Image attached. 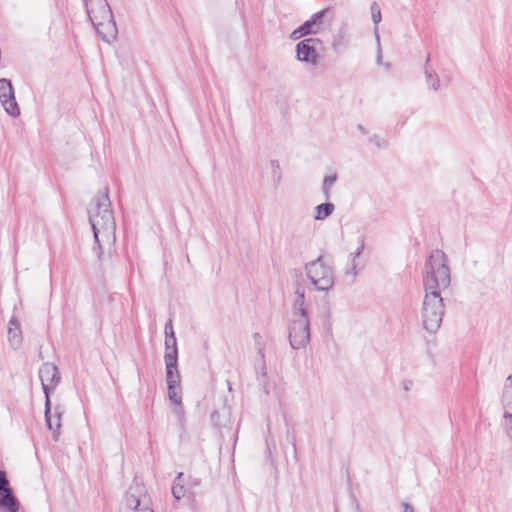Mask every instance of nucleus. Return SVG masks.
Listing matches in <instances>:
<instances>
[{"instance_id":"f257e3e1","label":"nucleus","mask_w":512,"mask_h":512,"mask_svg":"<svg viewBox=\"0 0 512 512\" xmlns=\"http://www.w3.org/2000/svg\"><path fill=\"white\" fill-rule=\"evenodd\" d=\"M88 214L100 258L102 249L105 246H112L115 242L116 223L107 189L94 197L90 203Z\"/></svg>"},{"instance_id":"f03ea898","label":"nucleus","mask_w":512,"mask_h":512,"mask_svg":"<svg viewBox=\"0 0 512 512\" xmlns=\"http://www.w3.org/2000/svg\"><path fill=\"white\" fill-rule=\"evenodd\" d=\"M451 284V271L447 255L439 249L433 250L423 268L425 292L445 293Z\"/></svg>"},{"instance_id":"7ed1b4c3","label":"nucleus","mask_w":512,"mask_h":512,"mask_svg":"<svg viewBox=\"0 0 512 512\" xmlns=\"http://www.w3.org/2000/svg\"><path fill=\"white\" fill-rule=\"evenodd\" d=\"M87 14L102 39L110 43L116 39L117 27L106 0H86Z\"/></svg>"},{"instance_id":"20e7f679","label":"nucleus","mask_w":512,"mask_h":512,"mask_svg":"<svg viewBox=\"0 0 512 512\" xmlns=\"http://www.w3.org/2000/svg\"><path fill=\"white\" fill-rule=\"evenodd\" d=\"M304 271L315 291L327 293L333 289L335 271L332 263L324 256L306 263Z\"/></svg>"},{"instance_id":"39448f33","label":"nucleus","mask_w":512,"mask_h":512,"mask_svg":"<svg viewBox=\"0 0 512 512\" xmlns=\"http://www.w3.org/2000/svg\"><path fill=\"white\" fill-rule=\"evenodd\" d=\"M445 312L442 294L425 292L421 318L424 329L435 333L442 323Z\"/></svg>"},{"instance_id":"423d86ee","label":"nucleus","mask_w":512,"mask_h":512,"mask_svg":"<svg viewBox=\"0 0 512 512\" xmlns=\"http://www.w3.org/2000/svg\"><path fill=\"white\" fill-rule=\"evenodd\" d=\"M125 505L133 512H154L150 508L145 486L139 481H133L125 495Z\"/></svg>"},{"instance_id":"0eeeda50","label":"nucleus","mask_w":512,"mask_h":512,"mask_svg":"<svg viewBox=\"0 0 512 512\" xmlns=\"http://www.w3.org/2000/svg\"><path fill=\"white\" fill-rule=\"evenodd\" d=\"M39 378L41 380L42 389L46 398V415L49 420L50 411V393L54 391L60 382V373L58 368L51 363H44L39 369Z\"/></svg>"},{"instance_id":"6e6552de","label":"nucleus","mask_w":512,"mask_h":512,"mask_svg":"<svg viewBox=\"0 0 512 512\" xmlns=\"http://www.w3.org/2000/svg\"><path fill=\"white\" fill-rule=\"evenodd\" d=\"M310 340L309 317H294L289 329V341L293 349L304 348Z\"/></svg>"},{"instance_id":"1a4fd4ad","label":"nucleus","mask_w":512,"mask_h":512,"mask_svg":"<svg viewBox=\"0 0 512 512\" xmlns=\"http://www.w3.org/2000/svg\"><path fill=\"white\" fill-rule=\"evenodd\" d=\"M321 40L318 38H306L296 45V59L310 66H317L320 62L318 46Z\"/></svg>"},{"instance_id":"9d476101","label":"nucleus","mask_w":512,"mask_h":512,"mask_svg":"<svg viewBox=\"0 0 512 512\" xmlns=\"http://www.w3.org/2000/svg\"><path fill=\"white\" fill-rule=\"evenodd\" d=\"M166 382L169 400L176 406L174 412L179 417L184 414L182 406V390L179 371H166Z\"/></svg>"},{"instance_id":"9b49d317","label":"nucleus","mask_w":512,"mask_h":512,"mask_svg":"<svg viewBox=\"0 0 512 512\" xmlns=\"http://www.w3.org/2000/svg\"><path fill=\"white\" fill-rule=\"evenodd\" d=\"M0 102L5 112L11 117L16 118L20 115L12 83L6 78L0 79Z\"/></svg>"},{"instance_id":"f8f14e48","label":"nucleus","mask_w":512,"mask_h":512,"mask_svg":"<svg viewBox=\"0 0 512 512\" xmlns=\"http://www.w3.org/2000/svg\"><path fill=\"white\" fill-rule=\"evenodd\" d=\"M365 241L363 237L358 239V246L355 251L351 252L347 259V264L344 270V275L350 280H354L359 272L363 269L364 264L362 263L360 256L364 250Z\"/></svg>"},{"instance_id":"ddd939ff","label":"nucleus","mask_w":512,"mask_h":512,"mask_svg":"<svg viewBox=\"0 0 512 512\" xmlns=\"http://www.w3.org/2000/svg\"><path fill=\"white\" fill-rule=\"evenodd\" d=\"M333 17V9L327 7L319 12L314 13L309 20L303 23L306 31L311 34H316L320 31L323 19L327 16Z\"/></svg>"},{"instance_id":"4468645a","label":"nucleus","mask_w":512,"mask_h":512,"mask_svg":"<svg viewBox=\"0 0 512 512\" xmlns=\"http://www.w3.org/2000/svg\"><path fill=\"white\" fill-rule=\"evenodd\" d=\"M255 346L257 349V359L255 360V366L257 374L263 378L267 377V367L265 362V343L262 336L259 333L253 335Z\"/></svg>"},{"instance_id":"2eb2a0df","label":"nucleus","mask_w":512,"mask_h":512,"mask_svg":"<svg viewBox=\"0 0 512 512\" xmlns=\"http://www.w3.org/2000/svg\"><path fill=\"white\" fill-rule=\"evenodd\" d=\"M63 413H64V408L61 406H56L54 408V414H52V412L50 410L49 411L50 422H48L47 415L45 414V421H46L47 427L49 428V430L53 431V439L55 441L59 440L60 428H61V418H62Z\"/></svg>"},{"instance_id":"dca6fc26","label":"nucleus","mask_w":512,"mask_h":512,"mask_svg":"<svg viewBox=\"0 0 512 512\" xmlns=\"http://www.w3.org/2000/svg\"><path fill=\"white\" fill-rule=\"evenodd\" d=\"M8 342L15 350L22 344V330L16 317H12L8 323Z\"/></svg>"},{"instance_id":"f3484780","label":"nucleus","mask_w":512,"mask_h":512,"mask_svg":"<svg viewBox=\"0 0 512 512\" xmlns=\"http://www.w3.org/2000/svg\"><path fill=\"white\" fill-rule=\"evenodd\" d=\"M294 317L308 316V311L305 305V288L302 284L297 283L294 291Z\"/></svg>"},{"instance_id":"a211bd4d","label":"nucleus","mask_w":512,"mask_h":512,"mask_svg":"<svg viewBox=\"0 0 512 512\" xmlns=\"http://www.w3.org/2000/svg\"><path fill=\"white\" fill-rule=\"evenodd\" d=\"M0 508L7 510V512H18L19 503L8 485L0 490Z\"/></svg>"},{"instance_id":"6ab92c4d","label":"nucleus","mask_w":512,"mask_h":512,"mask_svg":"<svg viewBox=\"0 0 512 512\" xmlns=\"http://www.w3.org/2000/svg\"><path fill=\"white\" fill-rule=\"evenodd\" d=\"M501 404L503 408V416L512 415V375H510L504 384Z\"/></svg>"},{"instance_id":"aec40b11","label":"nucleus","mask_w":512,"mask_h":512,"mask_svg":"<svg viewBox=\"0 0 512 512\" xmlns=\"http://www.w3.org/2000/svg\"><path fill=\"white\" fill-rule=\"evenodd\" d=\"M164 362L166 371H178V347L165 346Z\"/></svg>"},{"instance_id":"412c9836","label":"nucleus","mask_w":512,"mask_h":512,"mask_svg":"<svg viewBox=\"0 0 512 512\" xmlns=\"http://www.w3.org/2000/svg\"><path fill=\"white\" fill-rule=\"evenodd\" d=\"M211 421L217 427H227L230 424L229 410L223 407L221 410L211 414Z\"/></svg>"},{"instance_id":"4be33fe9","label":"nucleus","mask_w":512,"mask_h":512,"mask_svg":"<svg viewBox=\"0 0 512 512\" xmlns=\"http://www.w3.org/2000/svg\"><path fill=\"white\" fill-rule=\"evenodd\" d=\"M335 210V206L332 203H322L315 207V220H324L329 217Z\"/></svg>"},{"instance_id":"5701e85b","label":"nucleus","mask_w":512,"mask_h":512,"mask_svg":"<svg viewBox=\"0 0 512 512\" xmlns=\"http://www.w3.org/2000/svg\"><path fill=\"white\" fill-rule=\"evenodd\" d=\"M269 167L271 169V176L273 184L277 187L280 185L282 181V171L280 167V163L278 160H271L269 162Z\"/></svg>"},{"instance_id":"b1692460","label":"nucleus","mask_w":512,"mask_h":512,"mask_svg":"<svg viewBox=\"0 0 512 512\" xmlns=\"http://www.w3.org/2000/svg\"><path fill=\"white\" fill-rule=\"evenodd\" d=\"M337 181V174H330L324 177L322 183V192L324 194L325 199H329L331 197V190L335 182Z\"/></svg>"},{"instance_id":"393cba45","label":"nucleus","mask_w":512,"mask_h":512,"mask_svg":"<svg viewBox=\"0 0 512 512\" xmlns=\"http://www.w3.org/2000/svg\"><path fill=\"white\" fill-rule=\"evenodd\" d=\"M183 477V473L180 472L175 478L174 485L172 486V494L176 500H180L185 495L184 486L180 483V480Z\"/></svg>"},{"instance_id":"a878e982","label":"nucleus","mask_w":512,"mask_h":512,"mask_svg":"<svg viewBox=\"0 0 512 512\" xmlns=\"http://www.w3.org/2000/svg\"><path fill=\"white\" fill-rule=\"evenodd\" d=\"M425 74L428 87L434 91L438 90L440 88V80L438 75L428 69H426Z\"/></svg>"},{"instance_id":"bb28decb","label":"nucleus","mask_w":512,"mask_h":512,"mask_svg":"<svg viewBox=\"0 0 512 512\" xmlns=\"http://www.w3.org/2000/svg\"><path fill=\"white\" fill-rule=\"evenodd\" d=\"M370 12H371V17H372V21L373 23L375 24V28L378 29L377 25L381 22L382 20V15H381V10H380V6L378 5V3L376 2H373L370 6Z\"/></svg>"},{"instance_id":"cd10ccee","label":"nucleus","mask_w":512,"mask_h":512,"mask_svg":"<svg viewBox=\"0 0 512 512\" xmlns=\"http://www.w3.org/2000/svg\"><path fill=\"white\" fill-rule=\"evenodd\" d=\"M306 35H309V33L306 31V29L304 28L303 24L298 27L297 29H295L291 34H290V38L294 41L306 36Z\"/></svg>"},{"instance_id":"c85d7f7f","label":"nucleus","mask_w":512,"mask_h":512,"mask_svg":"<svg viewBox=\"0 0 512 512\" xmlns=\"http://www.w3.org/2000/svg\"><path fill=\"white\" fill-rule=\"evenodd\" d=\"M370 142L374 144L377 148L382 149L387 147V141L380 137L379 135H373L370 137Z\"/></svg>"},{"instance_id":"c756f323","label":"nucleus","mask_w":512,"mask_h":512,"mask_svg":"<svg viewBox=\"0 0 512 512\" xmlns=\"http://www.w3.org/2000/svg\"><path fill=\"white\" fill-rule=\"evenodd\" d=\"M374 35H375V39H376L377 47H378L377 62L380 64L381 60H382V53H381V45H380V36H379L377 28L374 29Z\"/></svg>"},{"instance_id":"7c9ffc66","label":"nucleus","mask_w":512,"mask_h":512,"mask_svg":"<svg viewBox=\"0 0 512 512\" xmlns=\"http://www.w3.org/2000/svg\"><path fill=\"white\" fill-rule=\"evenodd\" d=\"M164 333H165V337L175 336V332L173 329V324H172L171 319L165 324Z\"/></svg>"},{"instance_id":"2f4dec72","label":"nucleus","mask_w":512,"mask_h":512,"mask_svg":"<svg viewBox=\"0 0 512 512\" xmlns=\"http://www.w3.org/2000/svg\"><path fill=\"white\" fill-rule=\"evenodd\" d=\"M165 346H177L176 336L165 337Z\"/></svg>"},{"instance_id":"473e14b6","label":"nucleus","mask_w":512,"mask_h":512,"mask_svg":"<svg viewBox=\"0 0 512 512\" xmlns=\"http://www.w3.org/2000/svg\"><path fill=\"white\" fill-rule=\"evenodd\" d=\"M8 485V480L6 479V475L4 472L0 471V490L5 488Z\"/></svg>"},{"instance_id":"72a5a7b5","label":"nucleus","mask_w":512,"mask_h":512,"mask_svg":"<svg viewBox=\"0 0 512 512\" xmlns=\"http://www.w3.org/2000/svg\"><path fill=\"white\" fill-rule=\"evenodd\" d=\"M403 512H415L414 507L409 503H403Z\"/></svg>"},{"instance_id":"f704fd0d","label":"nucleus","mask_w":512,"mask_h":512,"mask_svg":"<svg viewBox=\"0 0 512 512\" xmlns=\"http://www.w3.org/2000/svg\"><path fill=\"white\" fill-rule=\"evenodd\" d=\"M200 482H201V481H200V479H199V478H192V479L190 480V485H192V486H198V485H200Z\"/></svg>"},{"instance_id":"c9c22d12","label":"nucleus","mask_w":512,"mask_h":512,"mask_svg":"<svg viewBox=\"0 0 512 512\" xmlns=\"http://www.w3.org/2000/svg\"><path fill=\"white\" fill-rule=\"evenodd\" d=\"M411 384H412V382H410V381L409 382H405L404 383V389L408 390Z\"/></svg>"},{"instance_id":"e433bc0d","label":"nucleus","mask_w":512,"mask_h":512,"mask_svg":"<svg viewBox=\"0 0 512 512\" xmlns=\"http://www.w3.org/2000/svg\"><path fill=\"white\" fill-rule=\"evenodd\" d=\"M358 129H359L362 133H366V131L364 130V128H363L361 125H359V126H358Z\"/></svg>"}]
</instances>
